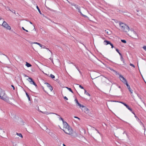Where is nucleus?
I'll return each instance as SVG.
<instances>
[{
    "mask_svg": "<svg viewBox=\"0 0 146 146\" xmlns=\"http://www.w3.org/2000/svg\"><path fill=\"white\" fill-rule=\"evenodd\" d=\"M36 8L40 14H41V13L40 11V10L37 6H36Z\"/></svg>",
    "mask_w": 146,
    "mask_h": 146,
    "instance_id": "25",
    "label": "nucleus"
},
{
    "mask_svg": "<svg viewBox=\"0 0 146 146\" xmlns=\"http://www.w3.org/2000/svg\"><path fill=\"white\" fill-rule=\"evenodd\" d=\"M104 43L105 45H107L108 44H110L111 46V47L112 48H113V45L110 42V41L105 40L104 41Z\"/></svg>",
    "mask_w": 146,
    "mask_h": 146,
    "instance_id": "8",
    "label": "nucleus"
},
{
    "mask_svg": "<svg viewBox=\"0 0 146 146\" xmlns=\"http://www.w3.org/2000/svg\"><path fill=\"white\" fill-rule=\"evenodd\" d=\"M11 86L13 88V89L14 90H15V87H14V86L13 85H11Z\"/></svg>",
    "mask_w": 146,
    "mask_h": 146,
    "instance_id": "46",
    "label": "nucleus"
},
{
    "mask_svg": "<svg viewBox=\"0 0 146 146\" xmlns=\"http://www.w3.org/2000/svg\"><path fill=\"white\" fill-rule=\"evenodd\" d=\"M130 65L131 66H132L133 67V68H135V66H134V65L133 64H132L130 63Z\"/></svg>",
    "mask_w": 146,
    "mask_h": 146,
    "instance_id": "36",
    "label": "nucleus"
},
{
    "mask_svg": "<svg viewBox=\"0 0 146 146\" xmlns=\"http://www.w3.org/2000/svg\"><path fill=\"white\" fill-rule=\"evenodd\" d=\"M132 31L133 33L132 38L135 39H137L138 38V36L136 32L133 30H132Z\"/></svg>",
    "mask_w": 146,
    "mask_h": 146,
    "instance_id": "9",
    "label": "nucleus"
},
{
    "mask_svg": "<svg viewBox=\"0 0 146 146\" xmlns=\"http://www.w3.org/2000/svg\"><path fill=\"white\" fill-rule=\"evenodd\" d=\"M64 98L66 100H68L66 96H64Z\"/></svg>",
    "mask_w": 146,
    "mask_h": 146,
    "instance_id": "43",
    "label": "nucleus"
},
{
    "mask_svg": "<svg viewBox=\"0 0 146 146\" xmlns=\"http://www.w3.org/2000/svg\"><path fill=\"white\" fill-rule=\"evenodd\" d=\"M133 114L135 115V113H134V112H133L132 110V111H131Z\"/></svg>",
    "mask_w": 146,
    "mask_h": 146,
    "instance_id": "49",
    "label": "nucleus"
},
{
    "mask_svg": "<svg viewBox=\"0 0 146 146\" xmlns=\"http://www.w3.org/2000/svg\"><path fill=\"white\" fill-rule=\"evenodd\" d=\"M63 146H66L64 144H63Z\"/></svg>",
    "mask_w": 146,
    "mask_h": 146,
    "instance_id": "57",
    "label": "nucleus"
},
{
    "mask_svg": "<svg viewBox=\"0 0 146 146\" xmlns=\"http://www.w3.org/2000/svg\"><path fill=\"white\" fill-rule=\"evenodd\" d=\"M6 9L7 10H9V11H11L10 10V9L9 8V7H7L6 8Z\"/></svg>",
    "mask_w": 146,
    "mask_h": 146,
    "instance_id": "34",
    "label": "nucleus"
},
{
    "mask_svg": "<svg viewBox=\"0 0 146 146\" xmlns=\"http://www.w3.org/2000/svg\"><path fill=\"white\" fill-rule=\"evenodd\" d=\"M105 77L106 78L107 80H108L109 81H110V80L108 79L107 78H106V77Z\"/></svg>",
    "mask_w": 146,
    "mask_h": 146,
    "instance_id": "55",
    "label": "nucleus"
},
{
    "mask_svg": "<svg viewBox=\"0 0 146 146\" xmlns=\"http://www.w3.org/2000/svg\"><path fill=\"white\" fill-rule=\"evenodd\" d=\"M64 128V129L67 128H68L70 127L68 123L66 121L63 122V123Z\"/></svg>",
    "mask_w": 146,
    "mask_h": 146,
    "instance_id": "10",
    "label": "nucleus"
},
{
    "mask_svg": "<svg viewBox=\"0 0 146 146\" xmlns=\"http://www.w3.org/2000/svg\"><path fill=\"white\" fill-rule=\"evenodd\" d=\"M107 33H108V31L107 32Z\"/></svg>",
    "mask_w": 146,
    "mask_h": 146,
    "instance_id": "61",
    "label": "nucleus"
},
{
    "mask_svg": "<svg viewBox=\"0 0 146 146\" xmlns=\"http://www.w3.org/2000/svg\"><path fill=\"white\" fill-rule=\"evenodd\" d=\"M75 7L76 9H78V12L80 13L81 15H82L84 17H87V16L86 15H85L82 14V13L80 11V7L78 5H76Z\"/></svg>",
    "mask_w": 146,
    "mask_h": 146,
    "instance_id": "7",
    "label": "nucleus"
},
{
    "mask_svg": "<svg viewBox=\"0 0 146 146\" xmlns=\"http://www.w3.org/2000/svg\"><path fill=\"white\" fill-rule=\"evenodd\" d=\"M121 41L122 42L124 43H126V41L125 40H121Z\"/></svg>",
    "mask_w": 146,
    "mask_h": 146,
    "instance_id": "30",
    "label": "nucleus"
},
{
    "mask_svg": "<svg viewBox=\"0 0 146 146\" xmlns=\"http://www.w3.org/2000/svg\"><path fill=\"white\" fill-rule=\"evenodd\" d=\"M122 61L123 62V64H124V65H125V64H125V61H124V60H123V61Z\"/></svg>",
    "mask_w": 146,
    "mask_h": 146,
    "instance_id": "45",
    "label": "nucleus"
},
{
    "mask_svg": "<svg viewBox=\"0 0 146 146\" xmlns=\"http://www.w3.org/2000/svg\"><path fill=\"white\" fill-rule=\"evenodd\" d=\"M111 102H119V101H112Z\"/></svg>",
    "mask_w": 146,
    "mask_h": 146,
    "instance_id": "47",
    "label": "nucleus"
},
{
    "mask_svg": "<svg viewBox=\"0 0 146 146\" xmlns=\"http://www.w3.org/2000/svg\"><path fill=\"white\" fill-rule=\"evenodd\" d=\"M71 4L74 7H75V5H76V4L74 3H71Z\"/></svg>",
    "mask_w": 146,
    "mask_h": 146,
    "instance_id": "42",
    "label": "nucleus"
},
{
    "mask_svg": "<svg viewBox=\"0 0 146 146\" xmlns=\"http://www.w3.org/2000/svg\"><path fill=\"white\" fill-rule=\"evenodd\" d=\"M74 66H75L76 68L77 69V70L80 73H81V72L80 71L79 68L76 66V65L75 64H74Z\"/></svg>",
    "mask_w": 146,
    "mask_h": 146,
    "instance_id": "28",
    "label": "nucleus"
},
{
    "mask_svg": "<svg viewBox=\"0 0 146 146\" xmlns=\"http://www.w3.org/2000/svg\"><path fill=\"white\" fill-rule=\"evenodd\" d=\"M38 45H39L40 46L41 45V44H40V43H38Z\"/></svg>",
    "mask_w": 146,
    "mask_h": 146,
    "instance_id": "51",
    "label": "nucleus"
},
{
    "mask_svg": "<svg viewBox=\"0 0 146 146\" xmlns=\"http://www.w3.org/2000/svg\"><path fill=\"white\" fill-rule=\"evenodd\" d=\"M119 25L122 31L126 32L129 31V28L126 24L122 23H119Z\"/></svg>",
    "mask_w": 146,
    "mask_h": 146,
    "instance_id": "2",
    "label": "nucleus"
},
{
    "mask_svg": "<svg viewBox=\"0 0 146 146\" xmlns=\"http://www.w3.org/2000/svg\"><path fill=\"white\" fill-rule=\"evenodd\" d=\"M50 76L51 77V78H55V76L54 75L51 74L50 75Z\"/></svg>",
    "mask_w": 146,
    "mask_h": 146,
    "instance_id": "26",
    "label": "nucleus"
},
{
    "mask_svg": "<svg viewBox=\"0 0 146 146\" xmlns=\"http://www.w3.org/2000/svg\"><path fill=\"white\" fill-rule=\"evenodd\" d=\"M143 48L145 51H146V46H144L143 47Z\"/></svg>",
    "mask_w": 146,
    "mask_h": 146,
    "instance_id": "35",
    "label": "nucleus"
},
{
    "mask_svg": "<svg viewBox=\"0 0 146 146\" xmlns=\"http://www.w3.org/2000/svg\"><path fill=\"white\" fill-rule=\"evenodd\" d=\"M26 65L28 67H29L31 66V65L29 63L26 62Z\"/></svg>",
    "mask_w": 146,
    "mask_h": 146,
    "instance_id": "17",
    "label": "nucleus"
},
{
    "mask_svg": "<svg viewBox=\"0 0 146 146\" xmlns=\"http://www.w3.org/2000/svg\"><path fill=\"white\" fill-rule=\"evenodd\" d=\"M28 80L29 81L30 84L34 85L36 87H37V85L31 78L29 77Z\"/></svg>",
    "mask_w": 146,
    "mask_h": 146,
    "instance_id": "6",
    "label": "nucleus"
},
{
    "mask_svg": "<svg viewBox=\"0 0 146 146\" xmlns=\"http://www.w3.org/2000/svg\"><path fill=\"white\" fill-rule=\"evenodd\" d=\"M40 47L42 48H45V47H46L45 46H44V45H43L42 44H41V45L40 46Z\"/></svg>",
    "mask_w": 146,
    "mask_h": 146,
    "instance_id": "33",
    "label": "nucleus"
},
{
    "mask_svg": "<svg viewBox=\"0 0 146 146\" xmlns=\"http://www.w3.org/2000/svg\"><path fill=\"white\" fill-rule=\"evenodd\" d=\"M63 131L66 134L69 135H71L73 133V131L70 126L68 128L63 129Z\"/></svg>",
    "mask_w": 146,
    "mask_h": 146,
    "instance_id": "3",
    "label": "nucleus"
},
{
    "mask_svg": "<svg viewBox=\"0 0 146 146\" xmlns=\"http://www.w3.org/2000/svg\"><path fill=\"white\" fill-rule=\"evenodd\" d=\"M22 29H23V30H24V31H26V32H28V30H26L25 29H24V28L23 27H22Z\"/></svg>",
    "mask_w": 146,
    "mask_h": 146,
    "instance_id": "41",
    "label": "nucleus"
},
{
    "mask_svg": "<svg viewBox=\"0 0 146 146\" xmlns=\"http://www.w3.org/2000/svg\"><path fill=\"white\" fill-rule=\"evenodd\" d=\"M120 59H121V61H123V60H124V59H123V57H122V55H121V56H120Z\"/></svg>",
    "mask_w": 146,
    "mask_h": 146,
    "instance_id": "32",
    "label": "nucleus"
},
{
    "mask_svg": "<svg viewBox=\"0 0 146 146\" xmlns=\"http://www.w3.org/2000/svg\"><path fill=\"white\" fill-rule=\"evenodd\" d=\"M38 43H39L36 42H31V43L32 44H38Z\"/></svg>",
    "mask_w": 146,
    "mask_h": 146,
    "instance_id": "29",
    "label": "nucleus"
},
{
    "mask_svg": "<svg viewBox=\"0 0 146 146\" xmlns=\"http://www.w3.org/2000/svg\"><path fill=\"white\" fill-rule=\"evenodd\" d=\"M0 98L6 102L10 103V101L9 100V98L5 94L4 91L0 88Z\"/></svg>",
    "mask_w": 146,
    "mask_h": 146,
    "instance_id": "1",
    "label": "nucleus"
},
{
    "mask_svg": "<svg viewBox=\"0 0 146 146\" xmlns=\"http://www.w3.org/2000/svg\"><path fill=\"white\" fill-rule=\"evenodd\" d=\"M39 111L40 112H41L43 113L44 114H46V115H48V114H55V115H58V114H57V113H52V112L48 113V112L47 111L42 112V111H41L40 110Z\"/></svg>",
    "mask_w": 146,
    "mask_h": 146,
    "instance_id": "12",
    "label": "nucleus"
},
{
    "mask_svg": "<svg viewBox=\"0 0 146 146\" xmlns=\"http://www.w3.org/2000/svg\"><path fill=\"white\" fill-rule=\"evenodd\" d=\"M76 105H77V106H79V107L80 108H83L84 107V106L82 105L81 104H80L79 103L78 104H76Z\"/></svg>",
    "mask_w": 146,
    "mask_h": 146,
    "instance_id": "15",
    "label": "nucleus"
},
{
    "mask_svg": "<svg viewBox=\"0 0 146 146\" xmlns=\"http://www.w3.org/2000/svg\"><path fill=\"white\" fill-rule=\"evenodd\" d=\"M4 20V19H3L1 18L0 17V23H1V24H2V23L3 22V21Z\"/></svg>",
    "mask_w": 146,
    "mask_h": 146,
    "instance_id": "22",
    "label": "nucleus"
},
{
    "mask_svg": "<svg viewBox=\"0 0 146 146\" xmlns=\"http://www.w3.org/2000/svg\"><path fill=\"white\" fill-rule=\"evenodd\" d=\"M141 123L143 125V127H144V130H145V127H144V125H143V124L142 123Z\"/></svg>",
    "mask_w": 146,
    "mask_h": 146,
    "instance_id": "50",
    "label": "nucleus"
},
{
    "mask_svg": "<svg viewBox=\"0 0 146 146\" xmlns=\"http://www.w3.org/2000/svg\"><path fill=\"white\" fill-rule=\"evenodd\" d=\"M79 87L82 89H84V87L82 86L81 85H79Z\"/></svg>",
    "mask_w": 146,
    "mask_h": 146,
    "instance_id": "40",
    "label": "nucleus"
},
{
    "mask_svg": "<svg viewBox=\"0 0 146 146\" xmlns=\"http://www.w3.org/2000/svg\"><path fill=\"white\" fill-rule=\"evenodd\" d=\"M48 133L50 135L52 136L53 135V133H52V132H50V133Z\"/></svg>",
    "mask_w": 146,
    "mask_h": 146,
    "instance_id": "37",
    "label": "nucleus"
},
{
    "mask_svg": "<svg viewBox=\"0 0 146 146\" xmlns=\"http://www.w3.org/2000/svg\"><path fill=\"white\" fill-rule=\"evenodd\" d=\"M0 25L2 26L3 27L6 28L7 29H11V27L9 26L5 21H3V23L2 24H1V23H0Z\"/></svg>",
    "mask_w": 146,
    "mask_h": 146,
    "instance_id": "4",
    "label": "nucleus"
},
{
    "mask_svg": "<svg viewBox=\"0 0 146 146\" xmlns=\"http://www.w3.org/2000/svg\"><path fill=\"white\" fill-rule=\"evenodd\" d=\"M60 119L61 120H62V121L63 123V122H64L63 119L62 118V117H60Z\"/></svg>",
    "mask_w": 146,
    "mask_h": 146,
    "instance_id": "39",
    "label": "nucleus"
},
{
    "mask_svg": "<svg viewBox=\"0 0 146 146\" xmlns=\"http://www.w3.org/2000/svg\"><path fill=\"white\" fill-rule=\"evenodd\" d=\"M68 1V3H70L69 1Z\"/></svg>",
    "mask_w": 146,
    "mask_h": 146,
    "instance_id": "60",
    "label": "nucleus"
},
{
    "mask_svg": "<svg viewBox=\"0 0 146 146\" xmlns=\"http://www.w3.org/2000/svg\"><path fill=\"white\" fill-rule=\"evenodd\" d=\"M130 111H132V109L130 108L129 106L127 104L125 106Z\"/></svg>",
    "mask_w": 146,
    "mask_h": 146,
    "instance_id": "16",
    "label": "nucleus"
},
{
    "mask_svg": "<svg viewBox=\"0 0 146 146\" xmlns=\"http://www.w3.org/2000/svg\"><path fill=\"white\" fill-rule=\"evenodd\" d=\"M95 129L97 131L98 133H99V134H100V132L98 131L96 129Z\"/></svg>",
    "mask_w": 146,
    "mask_h": 146,
    "instance_id": "48",
    "label": "nucleus"
},
{
    "mask_svg": "<svg viewBox=\"0 0 146 146\" xmlns=\"http://www.w3.org/2000/svg\"><path fill=\"white\" fill-rule=\"evenodd\" d=\"M45 131H46V132L48 133H50V130L48 128L46 129V130Z\"/></svg>",
    "mask_w": 146,
    "mask_h": 146,
    "instance_id": "27",
    "label": "nucleus"
},
{
    "mask_svg": "<svg viewBox=\"0 0 146 146\" xmlns=\"http://www.w3.org/2000/svg\"><path fill=\"white\" fill-rule=\"evenodd\" d=\"M119 102L123 104L124 106H125L127 104L122 102Z\"/></svg>",
    "mask_w": 146,
    "mask_h": 146,
    "instance_id": "31",
    "label": "nucleus"
},
{
    "mask_svg": "<svg viewBox=\"0 0 146 146\" xmlns=\"http://www.w3.org/2000/svg\"><path fill=\"white\" fill-rule=\"evenodd\" d=\"M29 23H30V24H32V23L30 21V22H29Z\"/></svg>",
    "mask_w": 146,
    "mask_h": 146,
    "instance_id": "58",
    "label": "nucleus"
},
{
    "mask_svg": "<svg viewBox=\"0 0 146 146\" xmlns=\"http://www.w3.org/2000/svg\"><path fill=\"white\" fill-rule=\"evenodd\" d=\"M119 78L120 80L125 84H126L127 83L126 80L124 77L121 75H119Z\"/></svg>",
    "mask_w": 146,
    "mask_h": 146,
    "instance_id": "5",
    "label": "nucleus"
},
{
    "mask_svg": "<svg viewBox=\"0 0 146 146\" xmlns=\"http://www.w3.org/2000/svg\"><path fill=\"white\" fill-rule=\"evenodd\" d=\"M74 118H77V119H78L79 120L80 119V118H79V117H77L76 116H74Z\"/></svg>",
    "mask_w": 146,
    "mask_h": 146,
    "instance_id": "44",
    "label": "nucleus"
},
{
    "mask_svg": "<svg viewBox=\"0 0 146 146\" xmlns=\"http://www.w3.org/2000/svg\"><path fill=\"white\" fill-rule=\"evenodd\" d=\"M16 134L18 136H19V137H20L21 138H23V136H22V134L21 133H17Z\"/></svg>",
    "mask_w": 146,
    "mask_h": 146,
    "instance_id": "19",
    "label": "nucleus"
},
{
    "mask_svg": "<svg viewBox=\"0 0 146 146\" xmlns=\"http://www.w3.org/2000/svg\"><path fill=\"white\" fill-rule=\"evenodd\" d=\"M44 84L46 85L47 87L49 88L51 91L52 90V87L49 83L47 82H45Z\"/></svg>",
    "mask_w": 146,
    "mask_h": 146,
    "instance_id": "11",
    "label": "nucleus"
},
{
    "mask_svg": "<svg viewBox=\"0 0 146 146\" xmlns=\"http://www.w3.org/2000/svg\"><path fill=\"white\" fill-rule=\"evenodd\" d=\"M12 11L13 13H15V10L13 11Z\"/></svg>",
    "mask_w": 146,
    "mask_h": 146,
    "instance_id": "52",
    "label": "nucleus"
},
{
    "mask_svg": "<svg viewBox=\"0 0 146 146\" xmlns=\"http://www.w3.org/2000/svg\"><path fill=\"white\" fill-rule=\"evenodd\" d=\"M66 88H67L69 90V91L72 92V93H73L72 89L70 88H68L67 87H66Z\"/></svg>",
    "mask_w": 146,
    "mask_h": 146,
    "instance_id": "24",
    "label": "nucleus"
},
{
    "mask_svg": "<svg viewBox=\"0 0 146 146\" xmlns=\"http://www.w3.org/2000/svg\"><path fill=\"white\" fill-rule=\"evenodd\" d=\"M75 101L76 102V104H78L79 103V102H78V100L76 99H75Z\"/></svg>",
    "mask_w": 146,
    "mask_h": 146,
    "instance_id": "38",
    "label": "nucleus"
},
{
    "mask_svg": "<svg viewBox=\"0 0 146 146\" xmlns=\"http://www.w3.org/2000/svg\"><path fill=\"white\" fill-rule=\"evenodd\" d=\"M26 96H27V98H28L29 100V101H31V99H30V97L29 96V95H28V93L27 92H26Z\"/></svg>",
    "mask_w": 146,
    "mask_h": 146,
    "instance_id": "18",
    "label": "nucleus"
},
{
    "mask_svg": "<svg viewBox=\"0 0 146 146\" xmlns=\"http://www.w3.org/2000/svg\"><path fill=\"white\" fill-rule=\"evenodd\" d=\"M124 133H126V135H127V134L126 133H125V131H124L123 132V134H124Z\"/></svg>",
    "mask_w": 146,
    "mask_h": 146,
    "instance_id": "53",
    "label": "nucleus"
},
{
    "mask_svg": "<svg viewBox=\"0 0 146 146\" xmlns=\"http://www.w3.org/2000/svg\"><path fill=\"white\" fill-rule=\"evenodd\" d=\"M115 50L116 51L119 53L120 56L122 55L119 52V51L118 49L116 48Z\"/></svg>",
    "mask_w": 146,
    "mask_h": 146,
    "instance_id": "23",
    "label": "nucleus"
},
{
    "mask_svg": "<svg viewBox=\"0 0 146 146\" xmlns=\"http://www.w3.org/2000/svg\"><path fill=\"white\" fill-rule=\"evenodd\" d=\"M98 77V76L96 77V78H97Z\"/></svg>",
    "mask_w": 146,
    "mask_h": 146,
    "instance_id": "59",
    "label": "nucleus"
},
{
    "mask_svg": "<svg viewBox=\"0 0 146 146\" xmlns=\"http://www.w3.org/2000/svg\"><path fill=\"white\" fill-rule=\"evenodd\" d=\"M47 128V127L46 126H43L42 128V129L44 130H46V129Z\"/></svg>",
    "mask_w": 146,
    "mask_h": 146,
    "instance_id": "20",
    "label": "nucleus"
},
{
    "mask_svg": "<svg viewBox=\"0 0 146 146\" xmlns=\"http://www.w3.org/2000/svg\"><path fill=\"white\" fill-rule=\"evenodd\" d=\"M126 85L127 86L128 89H129V91H130L131 94L132 93L133 90L131 89L130 86L127 83Z\"/></svg>",
    "mask_w": 146,
    "mask_h": 146,
    "instance_id": "13",
    "label": "nucleus"
},
{
    "mask_svg": "<svg viewBox=\"0 0 146 146\" xmlns=\"http://www.w3.org/2000/svg\"><path fill=\"white\" fill-rule=\"evenodd\" d=\"M84 111L86 113H88L89 112V110L88 109L85 107L84 106Z\"/></svg>",
    "mask_w": 146,
    "mask_h": 146,
    "instance_id": "14",
    "label": "nucleus"
},
{
    "mask_svg": "<svg viewBox=\"0 0 146 146\" xmlns=\"http://www.w3.org/2000/svg\"><path fill=\"white\" fill-rule=\"evenodd\" d=\"M71 64H72L74 65V64H75L73 63V62H71Z\"/></svg>",
    "mask_w": 146,
    "mask_h": 146,
    "instance_id": "56",
    "label": "nucleus"
},
{
    "mask_svg": "<svg viewBox=\"0 0 146 146\" xmlns=\"http://www.w3.org/2000/svg\"><path fill=\"white\" fill-rule=\"evenodd\" d=\"M110 70H111V71H115V70H113V69H110Z\"/></svg>",
    "mask_w": 146,
    "mask_h": 146,
    "instance_id": "54",
    "label": "nucleus"
},
{
    "mask_svg": "<svg viewBox=\"0 0 146 146\" xmlns=\"http://www.w3.org/2000/svg\"><path fill=\"white\" fill-rule=\"evenodd\" d=\"M84 91H85L84 92L85 94H86L87 95H88V96H90V95L87 92H86V91L85 89H84Z\"/></svg>",
    "mask_w": 146,
    "mask_h": 146,
    "instance_id": "21",
    "label": "nucleus"
}]
</instances>
